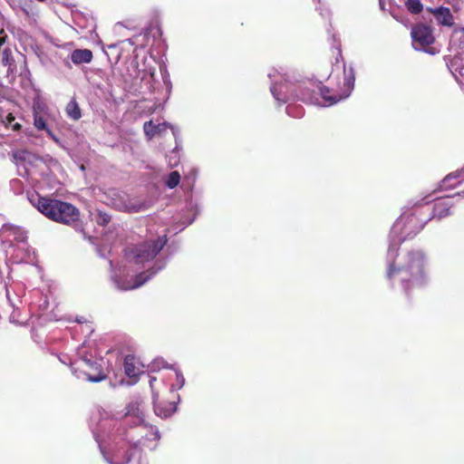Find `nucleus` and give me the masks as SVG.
Segmentation results:
<instances>
[{
  "label": "nucleus",
  "instance_id": "f03ea898",
  "mask_svg": "<svg viewBox=\"0 0 464 464\" xmlns=\"http://www.w3.org/2000/svg\"><path fill=\"white\" fill-rule=\"evenodd\" d=\"M386 276L390 281L399 280L405 295L410 296L413 290L420 289L428 283L423 254L420 251L409 252L405 264L398 267L390 265Z\"/></svg>",
  "mask_w": 464,
  "mask_h": 464
},
{
  "label": "nucleus",
  "instance_id": "9b49d317",
  "mask_svg": "<svg viewBox=\"0 0 464 464\" xmlns=\"http://www.w3.org/2000/svg\"><path fill=\"white\" fill-rule=\"evenodd\" d=\"M126 412L123 418L118 419L114 417L118 422L123 423V427L129 428L130 425L140 423L144 420L140 416V404L137 401L130 402L126 408Z\"/></svg>",
  "mask_w": 464,
  "mask_h": 464
},
{
  "label": "nucleus",
  "instance_id": "ddd939ff",
  "mask_svg": "<svg viewBox=\"0 0 464 464\" xmlns=\"http://www.w3.org/2000/svg\"><path fill=\"white\" fill-rule=\"evenodd\" d=\"M428 11L434 15L438 24L445 26H452L454 24V17L448 7L429 8Z\"/></svg>",
  "mask_w": 464,
  "mask_h": 464
},
{
  "label": "nucleus",
  "instance_id": "0eeeda50",
  "mask_svg": "<svg viewBox=\"0 0 464 464\" xmlns=\"http://www.w3.org/2000/svg\"><path fill=\"white\" fill-rule=\"evenodd\" d=\"M163 381L164 379H150V387L152 392L154 413L161 419H167L177 411L179 395H177V401H169V397H167V400L160 401L157 389L159 385H164Z\"/></svg>",
  "mask_w": 464,
  "mask_h": 464
},
{
  "label": "nucleus",
  "instance_id": "f3484780",
  "mask_svg": "<svg viewBox=\"0 0 464 464\" xmlns=\"http://www.w3.org/2000/svg\"><path fill=\"white\" fill-rule=\"evenodd\" d=\"M152 372H160L162 369L171 370L176 377H181L182 372L176 364H169L161 358L155 359L150 365Z\"/></svg>",
  "mask_w": 464,
  "mask_h": 464
},
{
  "label": "nucleus",
  "instance_id": "423d86ee",
  "mask_svg": "<svg viewBox=\"0 0 464 464\" xmlns=\"http://www.w3.org/2000/svg\"><path fill=\"white\" fill-rule=\"evenodd\" d=\"M168 238L166 235L160 236L155 240H146L131 247L129 252V256L137 264L149 262L158 256L166 246Z\"/></svg>",
  "mask_w": 464,
  "mask_h": 464
},
{
  "label": "nucleus",
  "instance_id": "412c9836",
  "mask_svg": "<svg viewBox=\"0 0 464 464\" xmlns=\"http://www.w3.org/2000/svg\"><path fill=\"white\" fill-rule=\"evenodd\" d=\"M143 130L149 139L154 137L158 132L160 131V125H155L152 121H146L143 125Z\"/></svg>",
  "mask_w": 464,
  "mask_h": 464
},
{
  "label": "nucleus",
  "instance_id": "f8f14e48",
  "mask_svg": "<svg viewBox=\"0 0 464 464\" xmlns=\"http://www.w3.org/2000/svg\"><path fill=\"white\" fill-rule=\"evenodd\" d=\"M124 372L127 377H139L144 373V365L139 358L132 354H128L123 362Z\"/></svg>",
  "mask_w": 464,
  "mask_h": 464
},
{
  "label": "nucleus",
  "instance_id": "4be33fe9",
  "mask_svg": "<svg viewBox=\"0 0 464 464\" xmlns=\"http://www.w3.org/2000/svg\"><path fill=\"white\" fill-rule=\"evenodd\" d=\"M407 9L413 14L421 13L423 5L420 0H407L405 3Z\"/></svg>",
  "mask_w": 464,
  "mask_h": 464
},
{
  "label": "nucleus",
  "instance_id": "f257e3e1",
  "mask_svg": "<svg viewBox=\"0 0 464 464\" xmlns=\"http://www.w3.org/2000/svg\"><path fill=\"white\" fill-rule=\"evenodd\" d=\"M117 425L114 416L105 410L97 409L91 415L89 427L104 460L108 464H128L140 459L139 450L127 440L110 438L117 434Z\"/></svg>",
  "mask_w": 464,
  "mask_h": 464
},
{
  "label": "nucleus",
  "instance_id": "c756f323",
  "mask_svg": "<svg viewBox=\"0 0 464 464\" xmlns=\"http://www.w3.org/2000/svg\"><path fill=\"white\" fill-rule=\"evenodd\" d=\"M13 130H21L22 126L20 123H14L13 126H12Z\"/></svg>",
  "mask_w": 464,
  "mask_h": 464
},
{
  "label": "nucleus",
  "instance_id": "c85d7f7f",
  "mask_svg": "<svg viewBox=\"0 0 464 464\" xmlns=\"http://www.w3.org/2000/svg\"><path fill=\"white\" fill-rule=\"evenodd\" d=\"M47 134L49 135V137H51L54 141H58V139L55 137V135L53 133V131L47 128V130H45Z\"/></svg>",
  "mask_w": 464,
  "mask_h": 464
},
{
  "label": "nucleus",
  "instance_id": "9d476101",
  "mask_svg": "<svg viewBox=\"0 0 464 464\" xmlns=\"http://www.w3.org/2000/svg\"><path fill=\"white\" fill-rule=\"evenodd\" d=\"M457 193L456 196H459ZM454 196H447L436 198L432 206L431 216L428 218V221L431 218H443L451 214V208L454 206L453 198Z\"/></svg>",
  "mask_w": 464,
  "mask_h": 464
},
{
  "label": "nucleus",
  "instance_id": "473e14b6",
  "mask_svg": "<svg viewBox=\"0 0 464 464\" xmlns=\"http://www.w3.org/2000/svg\"><path fill=\"white\" fill-rule=\"evenodd\" d=\"M5 36H4V37H1V36H0V46H1L2 44H5Z\"/></svg>",
  "mask_w": 464,
  "mask_h": 464
},
{
  "label": "nucleus",
  "instance_id": "1a4fd4ad",
  "mask_svg": "<svg viewBox=\"0 0 464 464\" xmlns=\"http://www.w3.org/2000/svg\"><path fill=\"white\" fill-rule=\"evenodd\" d=\"M428 219L420 218L416 212L403 213L398 222L397 226H401V231L407 237H411L422 230L427 224Z\"/></svg>",
  "mask_w": 464,
  "mask_h": 464
},
{
  "label": "nucleus",
  "instance_id": "72a5a7b5",
  "mask_svg": "<svg viewBox=\"0 0 464 464\" xmlns=\"http://www.w3.org/2000/svg\"><path fill=\"white\" fill-rule=\"evenodd\" d=\"M272 92H273V94H274V96L276 97V100H280V99H279V97H276V94H275L274 91H272Z\"/></svg>",
  "mask_w": 464,
  "mask_h": 464
},
{
  "label": "nucleus",
  "instance_id": "6ab92c4d",
  "mask_svg": "<svg viewBox=\"0 0 464 464\" xmlns=\"http://www.w3.org/2000/svg\"><path fill=\"white\" fill-rule=\"evenodd\" d=\"M147 273L148 272H142V273L137 275L135 276L133 285L127 286V287H123L122 289L128 290V289L138 288L140 285H142L144 283H146L150 278V276L155 274L154 271L150 272V274H147Z\"/></svg>",
  "mask_w": 464,
  "mask_h": 464
},
{
  "label": "nucleus",
  "instance_id": "39448f33",
  "mask_svg": "<svg viewBox=\"0 0 464 464\" xmlns=\"http://www.w3.org/2000/svg\"><path fill=\"white\" fill-rule=\"evenodd\" d=\"M343 77L342 83L339 82L336 88L330 89L326 86L319 88L322 98L328 105H333L345 98H347L354 86L355 74L353 67L348 70L345 65L343 66Z\"/></svg>",
  "mask_w": 464,
  "mask_h": 464
},
{
  "label": "nucleus",
  "instance_id": "bb28decb",
  "mask_svg": "<svg viewBox=\"0 0 464 464\" xmlns=\"http://www.w3.org/2000/svg\"><path fill=\"white\" fill-rule=\"evenodd\" d=\"M14 121V116L12 113H8L5 117V120L3 121V122L5 125L11 124Z\"/></svg>",
  "mask_w": 464,
  "mask_h": 464
},
{
  "label": "nucleus",
  "instance_id": "20e7f679",
  "mask_svg": "<svg viewBox=\"0 0 464 464\" xmlns=\"http://www.w3.org/2000/svg\"><path fill=\"white\" fill-rule=\"evenodd\" d=\"M117 434L113 438L127 440L135 449L139 450L140 457L143 449L154 450L160 440L159 429L144 420L140 423L130 425L129 428L121 426L123 423L118 422ZM110 438H112L111 436Z\"/></svg>",
  "mask_w": 464,
  "mask_h": 464
},
{
  "label": "nucleus",
  "instance_id": "6e6552de",
  "mask_svg": "<svg viewBox=\"0 0 464 464\" xmlns=\"http://www.w3.org/2000/svg\"><path fill=\"white\" fill-rule=\"evenodd\" d=\"M411 36L415 50L424 51L430 54H436L439 52L435 47L430 46L435 41L430 26L423 24H416L411 28Z\"/></svg>",
  "mask_w": 464,
  "mask_h": 464
},
{
  "label": "nucleus",
  "instance_id": "dca6fc26",
  "mask_svg": "<svg viewBox=\"0 0 464 464\" xmlns=\"http://www.w3.org/2000/svg\"><path fill=\"white\" fill-rule=\"evenodd\" d=\"M92 58V52L89 49H75L71 54V60L74 64L89 63Z\"/></svg>",
  "mask_w": 464,
  "mask_h": 464
},
{
  "label": "nucleus",
  "instance_id": "393cba45",
  "mask_svg": "<svg viewBox=\"0 0 464 464\" xmlns=\"http://www.w3.org/2000/svg\"><path fill=\"white\" fill-rule=\"evenodd\" d=\"M300 99L305 102H314V97L310 92V89L304 88V90H302Z\"/></svg>",
  "mask_w": 464,
  "mask_h": 464
},
{
  "label": "nucleus",
  "instance_id": "a211bd4d",
  "mask_svg": "<svg viewBox=\"0 0 464 464\" xmlns=\"http://www.w3.org/2000/svg\"><path fill=\"white\" fill-rule=\"evenodd\" d=\"M65 111L67 116L73 121H78L82 117V111L75 99L67 103Z\"/></svg>",
  "mask_w": 464,
  "mask_h": 464
},
{
  "label": "nucleus",
  "instance_id": "a878e982",
  "mask_svg": "<svg viewBox=\"0 0 464 464\" xmlns=\"http://www.w3.org/2000/svg\"><path fill=\"white\" fill-rule=\"evenodd\" d=\"M332 52H333V55L335 58V63H339V59L343 58L341 49L340 48H334V50H332Z\"/></svg>",
  "mask_w": 464,
  "mask_h": 464
},
{
  "label": "nucleus",
  "instance_id": "2f4dec72",
  "mask_svg": "<svg viewBox=\"0 0 464 464\" xmlns=\"http://www.w3.org/2000/svg\"><path fill=\"white\" fill-rule=\"evenodd\" d=\"M88 380L92 382H99L102 381L103 379H88Z\"/></svg>",
  "mask_w": 464,
  "mask_h": 464
},
{
  "label": "nucleus",
  "instance_id": "2eb2a0df",
  "mask_svg": "<svg viewBox=\"0 0 464 464\" xmlns=\"http://www.w3.org/2000/svg\"><path fill=\"white\" fill-rule=\"evenodd\" d=\"M463 181H464V167L460 169H458L454 172L448 174L441 180L440 188H452Z\"/></svg>",
  "mask_w": 464,
  "mask_h": 464
},
{
  "label": "nucleus",
  "instance_id": "f704fd0d",
  "mask_svg": "<svg viewBox=\"0 0 464 464\" xmlns=\"http://www.w3.org/2000/svg\"><path fill=\"white\" fill-rule=\"evenodd\" d=\"M97 377H102V378H105L106 375H98Z\"/></svg>",
  "mask_w": 464,
  "mask_h": 464
},
{
  "label": "nucleus",
  "instance_id": "b1692460",
  "mask_svg": "<svg viewBox=\"0 0 464 464\" xmlns=\"http://www.w3.org/2000/svg\"><path fill=\"white\" fill-rule=\"evenodd\" d=\"M34 124L35 128L38 130H47V126H46L44 119L38 113L34 114Z\"/></svg>",
  "mask_w": 464,
  "mask_h": 464
},
{
  "label": "nucleus",
  "instance_id": "cd10ccee",
  "mask_svg": "<svg viewBox=\"0 0 464 464\" xmlns=\"http://www.w3.org/2000/svg\"><path fill=\"white\" fill-rule=\"evenodd\" d=\"M100 218L102 219V221L100 222L102 225H106L111 221V217L108 216L107 214L100 215Z\"/></svg>",
  "mask_w": 464,
  "mask_h": 464
},
{
  "label": "nucleus",
  "instance_id": "5701e85b",
  "mask_svg": "<svg viewBox=\"0 0 464 464\" xmlns=\"http://www.w3.org/2000/svg\"><path fill=\"white\" fill-rule=\"evenodd\" d=\"M180 181V175L178 171H171L166 180V186L169 188H176Z\"/></svg>",
  "mask_w": 464,
  "mask_h": 464
},
{
  "label": "nucleus",
  "instance_id": "4468645a",
  "mask_svg": "<svg viewBox=\"0 0 464 464\" xmlns=\"http://www.w3.org/2000/svg\"><path fill=\"white\" fill-rule=\"evenodd\" d=\"M172 379H164V385L158 386V399L160 396L166 397L167 394L174 393L176 391L181 389L185 384V379H176L175 382H171Z\"/></svg>",
  "mask_w": 464,
  "mask_h": 464
},
{
  "label": "nucleus",
  "instance_id": "aec40b11",
  "mask_svg": "<svg viewBox=\"0 0 464 464\" xmlns=\"http://www.w3.org/2000/svg\"><path fill=\"white\" fill-rule=\"evenodd\" d=\"M139 379H110L109 385L111 388H116L119 386H133L137 383Z\"/></svg>",
  "mask_w": 464,
  "mask_h": 464
},
{
  "label": "nucleus",
  "instance_id": "7c9ffc66",
  "mask_svg": "<svg viewBox=\"0 0 464 464\" xmlns=\"http://www.w3.org/2000/svg\"><path fill=\"white\" fill-rule=\"evenodd\" d=\"M19 154H20L19 152H14V153H13V157H14V160L22 159V158L19 156Z\"/></svg>",
  "mask_w": 464,
  "mask_h": 464
},
{
  "label": "nucleus",
  "instance_id": "7ed1b4c3",
  "mask_svg": "<svg viewBox=\"0 0 464 464\" xmlns=\"http://www.w3.org/2000/svg\"><path fill=\"white\" fill-rule=\"evenodd\" d=\"M31 204L48 219L73 227H78L80 210L72 203L39 193L29 196Z\"/></svg>",
  "mask_w": 464,
  "mask_h": 464
}]
</instances>
